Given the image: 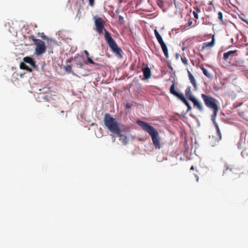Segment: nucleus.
Returning <instances> with one entry per match:
<instances>
[{"label": "nucleus", "instance_id": "obj_11", "mask_svg": "<svg viewBox=\"0 0 248 248\" xmlns=\"http://www.w3.org/2000/svg\"><path fill=\"white\" fill-rule=\"evenodd\" d=\"M114 134L117 135L120 138V140H121L124 145H126L128 143V140L127 137L122 134L121 129H119V133H115Z\"/></svg>", "mask_w": 248, "mask_h": 248}, {"label": "nucleus", "instance_id": "obj_31", "mask_svg": "<svg viewBox=\"0 0 248 248\" xmlns=\"http://www.w3.org/2000/svg\"><path fill=\"white\" fill-rule=\"evenodd\" d=\"M217 16H218V18L219 19V20L221 22L223 21V16H222V13L221 12H219L218 13H217Z\"/></svg>", "mask_w": 248, "mask_h": 248}, {"label": "nucleus", "instance_id": "obj_9", "mask_svg": "<svg viewBox=\"0 0 248 248\" xmlns=\"http://www.w3.org/2000/svg\"><path fill=\"white\" fill-rule=\"evenodd\" d=\"M215 44V39L213 35L212 38V40L210 42H204L202 44V46L201 48V51H203L205 49H209L213 47Z\"/></svg>", "mask_w": 248, "mask_h": 248}, {"label": "nucleus", "instance_id": "obj_3", "mask_svg": "<svg viewBox=\"0 0 248 248\" xmlns=\"http://www.w3.org/2000/svg\"><path fill=\"white\" fill-rule=\"evenodd\" d=\"M104 123L108 130L114 134L119 133L120 129L119 124L117 120L113 118L109 114L106 113L104 118Z\"/></svg>", "mask_w": 248, "mask_h": 248}, {"label": "nucleus", "instance_id": "obj_8", "mask_svg": "<svg viewBox=\"0 0 248 248\" xmlns=\"http://www.w3.org/2000/svg\"><path fill=\"white\" fill-rule=\"evenodd\" d=\"M182 9L181 8L176 9L174 15L172 16L173 21L177 22L181 21L182 18Z\"/></svg>", "mask_w": 248, "mask_h": 248}, {"label": "nucleus", "instance_id": "obj_7", "mask_svg": "<svg viewBox=\"0 0 248 248\" xmlns=\"http://www.w3.org/2000/svg\"><path fill=\"white\" fill-rule=\"evenodd\" d=\"M41 98H43L44 101L49 102L52 104V106L54 107H57L56 103L55 102L54 99L53 98V96L51 93H48L46 94L40 93Z\"/></svg>", "mask_w": 248, "mask_h": 248}, {"label": "nucleus", "instance_id": "obj_21", "mask_svg": "<svg viewBox=\"0 0 248 248\" xmlns=\"http://www.w3.org/2000/svg\"><path fill=\"white\" fill-rule=\"evenodd\" d=\"M242 157L247 161H248V152L246 150H243L241 152Z\"/></svg>", "mask_w": 248, "mask_h": 248}, {"label": "nucleus", "instance_id": "obj_32", "mask_svg": "<svg viewBox=\"0 0 248 248\" xmlns=\"http://www.w3.org/2000/svg\"><path fill=\"white\" fill-rule=\"evenodd\" d=\"M237 69L241 71H245V66L244 65H239L237 66Z\"/></svg>", "mask_w": 248, "mask_h": 248}, {"label": "nucleus", "instance_id": "obj_30", "mask_svg": "<svg viewBox=\"0 0 248 248\" xmlns=\"http://www.w3.org/2000/svg\"><path fill=\"white\" fill-rule=\"evenodd\" d=\"M213 110V115H212V117H216L217 115V113L218 111V109H219V108L218 107H217V111H216V109H212Z\"/></svg>", "mask_w": 248, "mask_h": 248}, {"label": "nucleus", "instance_id": "obj_6", "mask_svg": "<svg viewBox=\"0 0 248 248\" xmlns=\"http://www.w3.org/2000/svg\"><path fill=\"white\" fill-rule=\"evenodd\" d=\"M171 94H173L174 95L176 96L178 98L181 100L185 104V105H186L187 108V111H189L191 110L192 108L191 106L190 105L187 100L184 97V95L182 93L177 92L175 90L174 83L171 85Z\"/></svg>", "mask_w": 248, "mask_h": 248}, {"label": "nucleus", "instance_id": "obj_34", "mask_svg": "<svg viewBox=\"0 0 248 248\" xmlns=\"http://www.w3.org/2000/svg\"><path fill=\"white\" fill-rule=\"evenodd\" d=\"M89 2V5L91 7H93L94 4V0H88Z\"/></svg>", "mask_w": 248, "mask_h": 248}, {"label": "nucleus", "instance_id": "obj_27", "mask_svg": "<svg viewBox=\"0 0 248 248\" xmlns=\"http://www.w3.org/2000/svg\"><path fill=\"white\" fill-rule=\"evenodd\" d=\"M81 16V12L80 10V8H78V13L76 15V18H77L78 20L80 18Z\"/></svg>", "mask_w": 248, "mask_h": 248}, {"label": "nucleus", "instance_id": "obj_18", "mask_svg": "<svg viewBox=\"0 0 248 248\" xmlns=\"http://www.w3.org/2000/svg\"><path fill=\"white\" fill-rule=\"evenodd\" d=\"M162 50L164 53L165 57L168 58L169 57V54L167 47L165 44H163L161 46Z\"/></svg>", "mask_w": 248, "mask_h": 248}, {"label": "nucleus", "instance_id": "obj_25", "mask_svg": "<svg viewBox=\"0 0 248 248\" xmlns=\"http://www.w3.org/2000/svg\"><path fill=\"white\" fill-rule=\"evenodd\" d=\"M154 32L157 41H158V40H159L160 39L162 38L161 35L159 34V32L156 29L154 30Z\"/></svg>", "mask_w": 248, "mask_h": 248}, {"label": "nucleus", "instance_id": "obj_42", "mask_svg": "<svg viewBox=\"0 0 248 248\" xmlns=\"http://www.w3.org/2000/svg\"><path fill=\"white\" fill-rule=\"evenodd\" d=\"M247 73H248V70L247 71Z\"/></svg>", "mask_w": 248, "mask_h": 248}, {"label": "nucleus", "instance_id": "obj_16", "mask_svg": "<svg viewBox=\"0 0 248 248\" xmlns=\"http://www.w3.org/2000/svg\"><path fill=\"white\" fill-rule=\"evenodd\" d=\"M185 95L186 97L189 100H191V98H195V97L193 95L192 93L190 87H188L185 90Z\"/></svg>", "mask_w": 248, "mask_h": 248}, {"label": "nucleus", "instance_id": "obj_19", "mask_svg": "<svg viewBox=\"0 0 248 248\" xmlns=\"http://www.w3.org/2000/svg\"><path fill=\"white\" fill-rule=\"evenodd\" d=\"M20 68L23 70H26L28 71L31 72V69L29 68L24 62H22L20 64Z\"/></svg>", "mask_w": 248, "mask_h": 248}, {"label": "nucleus", "instance_id": "obj_10", "mask_svg": "<svg viewBox=\"0 0 248 248\" xmlns=\"http://www.w3.org/2000/svg\"><path fill=\"white\" fill-rule=\"evenodd\" d=\"M190 101L193 103L194 108H197L200 111L203 110L202 104L195 97L191 98Z\"/></svg>", "mask_w": 248, "mask_h": 248}, {"label": "nucleus", "instance_id": "obj_24", "mask_svg": "<svg viewBox=\"0 0 248 248\" xmlns=\"http://www.w3.org/2000/svg\"><path fill=\"white\" fill-rule=\"evenodd\" d=\"M200 12V10L199 9H197L196 11L193 12V14L195 18L198 19V13Z\"/></svg>", "mask_w": 248, "mask_h": 248}, {"label": "nucleus", "instance_id": "obj_5", "mask_svg": "<svg viewBox=\"0 0 248 248\" xmlns=\"http://www.w3.org/2000/svg\"><path fill=\"white\" fill-rule=\"evenodd\" d=\"M201 97L203 99L205 105L211 109H216V111L217 109V101L214 98L206 95L205 94H202Z\"/></svg>", "mask_w": 248, "mask_h": 248}, {"label": "nucleus", "instance_id": "obj_12", "mask_svg": "<svg viewBox=\"0 0 248 248\" xmlns=\"http://www.w3.org/2000/svg\"><path fill=\"white\" fill-rule=\"evenodd\" d=\"M188 78H189L190 82L193 86L194 90L196 91L198 89V87H197V84L196 83V79H195L193 75L189 71H188Z\"/></svg>", "mask_w": 248, "mask_h": 248}, {"label": "nucleus", "instance_id": "obj_17", "mask_svg": "<svg viewBox=\"0 0 248 248\" xmlns=\"http://www.w3.org/2000/svg\"><path fill=\"white\" fill-rule=\"evenodd\" d=\"M235 52V51H229L227 52H225L223 54V59L224 60L226 61L228 58L231 56Z\"/></svg>", "mask_w": 248, "mask_h": 248}, {"label": "nucleus", "instance_id": "obj_20", "mask_svg": "<svg viewBox=\"0 0 248 248\" xmlns=\"http://www.w3.org/2000/svg\"><path fill=\"white\" fill-rule=\"evenodd\" d=\"M213 122H214V124L215 126L216 127L217 133V135L219 137V139L220 140L221 138V132L220 131L219 126H218V124H217V123H216L214 120H213Z\"/></svg>", "mask_w": 248, "mask_h": 248}, {"label": "nucleus", "instance_id": "obj_15", "mask_svg": "<svg viewBox=\"0 0 248 248\" xmlns=\"http://www.w3.org/2000/svg\"><path fill=\"white\" fill-rule=\"evenodd\" d=\"M144 77L145 79H148L151 77V72L150 68L148 67H146L144 68L142 70Z\"/></svg>", "mask_w": 248, "mask_h": 248}, {"label": "nucleus", "instance_id": "obj_29", "mask_svg": "<svg viewBox=\"0 0 248 248\" xmlns=\"http://www.w3.org/2000/svg\"><path fill=\"white\" fill-rule=\"evenodd\" d=\"M192 23H193L192 19L191 18L189 17V19H188L187 22L186 23V26L188 27H189L191 26V25L192 24Z\"/></svg>", "mask_w": 248, "mask_h": 248}, {"label": "nucleus", "instance_id": "obj_23", "mask_svg": "<svg viewBox=\"0 0 248 248\" xmlns=\"http://www.w3.org/2000/svg\"><path fill=\"white\" fill-rule=\"evenodd\" d=\"M64 68L65 71L69 73H71L72 72V67L69 65H66L65 66H64Z\"/></svg>", "mask_w": 248, "mask_h": 248}, {"label": "nucleus", "instance_id": "obj_14", "mask_svg": "<svg viewBox=\"0 0 248 248\" xmlns=\"http://www.w3.org/2000/svg\"><path fill=\"white\" fill-rule=\"evenodd\" d=\"M23 61L25 62L30 64L32 67H36L35 62L32 58L30 57H26L23 59Z\"/></svg>", "mask_w": 248, "mask_h": 248}, {"label": "nucleus", "instance_id": "obj_37", "mask_svg": "<svg viewBox=\"0 0 248 248\" xmlns=\"http://www.w3.org/2000/svg\"><path fill=\"white\" fill-rule=\"evenodd\" d=\"M185 146H186V151L188 152V151L189 148H188V146L186 145V144H187V141H185Z\"/></svg>", "mask_w": 248, "mask_h": 248}, {"label": "nucleus", "instance_id": "obj_22", "mask_svg": "<svg viewBox=\"0 0 248 248\" xmlns=\"http://www.w3.org/2000/svg\"><path fill=\"white\" fill-rule=\"evenodd\" d=\"M201 69L203 73V74L208 78H210L211 77L210 74L209 73L208 70L204 68L203 67H201Z\"/></svg>", "mask_w": 248, "mask_h": 248}, {"label": "nucleus", "instance_id": "obj_39", "mask_svg": "<svg viewBox=\"0 0 248 248\" xmlns=\"http://www.w3.org/2000/svg\"><path fill=\"white\" fill-rule=\"evenodd\" d=\"M190 170H194V167L193 166H192L190 168Z\"/></svg>", "mask_w": 248, "mask_h": 248}, {"label": "nucleus", "instance_id": "obj_28", "mask_svg": "<svg viewBox=\"0 0 248 248\" xmlns=\"http://www.w3.org/2000/svg\"><path fill=\"white\" fill-rule=\"evenodd\" d=\"M119 22L120 24H123L124 22V17L121 16H119Z\"/></svg>", "mask_w": 248, "mask_h": 248}, {"label": "nucleus", "instance_id": "obj_35", "mask_svg": "<svg viewBox=\"0 0 248 248\" xmlns=\"http://www.w3.org/2000/svg\"><path fill=\"white\" fill-rule=\"evenodd\" d=\"M182 62L186 65L187 64V61L186 58L181 57Z\"/></svg>", "mask_w": 248, "mask_h": 248}, {"label": "nucleus", "instance_id": "obj_38", "mask_svg": "<svg viewBox=\"0 0 248 248\" xmlns=\"http://www.w3.org/2000/svg\"><path fill=\"white\" fill-rule=\"evenodd\" d=\"M168 67H169V69H170V63L169 62H168Z\"/></svg>", "mask_w": 248, "mask_h": 248}, {"label": "nucleus", "instance_id": "obj_26", "mask_svg": "<svg viewBox=\"0 0 248 248\" xmlns=\"http://www.w3.org/2000/svg\"><path fill=\"white\" fill-rule=\"evenodd\" d=\"M40 37L44 40H46L47 41H52V39H49L45 34L42 32L41 33Z\"/></svg>", "mask_w": 248, "mask_h": 248}, {"label": "nucleus", "instance_id": "obj_13", "mask_svg": "<svg viewBox=\"0 0 248 248\" xmlns=\"http://www.w3.org/2000/svg\"><path fill=\"white\" fill-rule=\"evenodd\" d=\"M84 53L86 57L87 58V62H86V64H92L95 66H98L99 64L97 63H96L94 62L92 59L89 56V53L88 52L87 50H84Z\"/></svg>", "mask_w": 248, "mask_h": 248}, {"label": "nucleus", "instance_id": "obj_4", "mask_svg": "<svg viewBox=\"0 0 248 248\" xmlns=\"http://www.w3.org/2000/svg\"><path fill=\"white\" fill-rule=\"evenodd\" d=\"M31 39L36 46L35 47V54L37 56H39L44 53L46 51V46L45 43L40 39H35L33 36H31L30 37Z\"/></svg>", "mask_w": 248, "mask_h": 248}, {"label": "nucleus", "instance_id": "obj_2", "mask_svg": "<svg viewBox=\"0 0 248 248\" xmlns=\"http://www.w3.org/2000/svg\"><path fill=\"white\" fill-rule=\"evenodd\" d=\"M137 124L144 131L147 132L150 135L153 144L155 148L160 149L161 148L160 138L157 131L153 126L144 121L138 120Z\"/></svg>", "mask_w": 248, "mask_h": 248}, {"label": "nucleus", "instance_id": "obj_41", "mask_svg": "<svg viewBox=\"0 0 248 248\" xmlns=\"http://www.w3.org/2000/svg\"><path fill=\"white\" fill-rule=\"evenodd\" d=\"M71 62V60H69L68 61V62Z\"/></svg>", "mask_w": 248, "mask_h": 248}, {"label": "nucleus", "instance_id": "obj_36", "mask_svg": "<svg viewBox=\"0 0 248 248\" xmlns=\"http://www.w3.org/2000/svg\"><path fill=\"white\" fill-rule=\"evenodd\" d=\"M158 43L160 45V46L162 45L163 44H165V43L163 42L162 38L160 39L158 41Z\"/></svg>", "mask_w": 248, "mask_h": 248}, {"label": "nucleus", "instance_id": "obj_40", "mask_svg": "<svg viewBox=\"0 0 248 248\" xmlns=\"http://www.w3.org/2000/svg\"><path fill=\"white\" fill-rule=\"evenodd\" d=\"M199 180V177L197 178V181H198Z\"/></svg>", "mask_w": 248, "mask_h": 248}, {"label": "nucleus", "instance_id": "obj_33", "mask_svg": "<svg viewBox=\"0 0 248 248\" xmlns=\"http://www.w3.org/2000/svg\"><path fill=\"white\" fill-rule=\"evenodd\" d=\"M125 106L126 108H130L132 107L133 105L129 103H127L125 104Z\"/></svg>", "mask_w": 248, "mask_h": 248}, {"label": "nucleus", "instance_id": "obj_1", "mask_svg": "<svg viewBox=\"0 0 248 248\" xmlns=\"http://www.w3.org/2000/svg\"><path fill=\"white\" fill-rule=\"evenodd\" d=\"M95 30L99 34H102L104 31V38L107 43L114 53L120 55L122 50L119 47L116 41L112 38L110 33L105 29V21L100 17H94Z\"/></svg>", "mask_w": 248, "mask_h": 248}]
</instances>
